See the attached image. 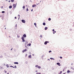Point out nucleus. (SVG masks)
<instances>
[{
  "label": "nucleus",
  "mask_w": 74,
  "mask_h": 74,
  "mask_svg": "<svg viewBox=\"0 0 74 74\" xmlns=\"http://www.w3.org/2000/svg\"><path fill=\"white\" fill-rule=\"evenodd\" d=\"M21 39L22 40V42H25V40H24V37H22L21 38Z\"/></svg>",
  "instance_id": "1"
},
{
  "label": "nucleus",
  "mask_w": 74,
  "mask_h": 74,
  "mask_svg": "<svg viewBox=\"0 0 74 74\" xmlns=\"http://www.w3.org/2000/svg\"><path fill=\"white\" fill-rule=\"evenodd\" d=\"M13 6L14 8H15V7H16V5H15V4H13Z\"/></svg>",
  "instance_id": "2"
},
{
  "label": "nucleus",
  "mask_w": 74,
  "mask_h": 74,
  "mask_svg": "<svg viewBox=\"0 0 74 74\" xmlns=\"http://www.w3.org/2000/svg\"><path fill=\"white\" fill-rule=\"evenodd\" d=\"M48 42L47 41H46L45 42V45H47V43H48Z\"/></svg>",
  "instance_id": "3"
},
{
  "label": "nucleus",
  "mask_w": 74,
  "mask_h": 74,
  "mask_svg": "<svg viewBox=\"0 0 74 74\" xmlns=\"http://www.w3.org/2000/svg\"><path fill=\"white\" fill-rule=\"evenodd\" d=\"M21 21H22V22H23V23H25V21L23 20H21Z\"/></svg>",
  "instance_id": "4"
},
{
  "label": "nucleus",
  "mask_w": 74,
  "mask_h": 74,
  "mask_svg": "<svg viewBox=\"0 0 74 74\" xmlns=\"http://www.w3.org/2000/svg\"><path fill=\"white\" fill-rule=\"evenodd\" d=\"M23 37H25V38L26 37V35L25 34H24L23 35Z\"/></svg>",
  "instance_id": "5"
},
{
  "label": "nucleus",
  "mask_w": 74,
  "mask_h": 74,
  "mask_svg": "<svg viewBox=\"0 0 74 74\" xmlns=\"http://www.w3.org/2000/svg\"><path fill=\"white\" fill-rule=\"evenodd\" d=\"M36 5L34 4L32 5V7H36Z\"/></svg>",
  "instance_id": "6"
},
{
  "label": "nucleus",
  "mask_w": 74,
  "mask_h": 74,
  "mask_svg": "<svg viewBox=\"0 0 74 74\" xmlns=\"http://www.w3.org/2000/svg\"><path fill=\"white\" fill-rule=\"evenodd\" d=\"M57 64L58 65V66H60V63H57Z\"/></svg>",
  "instance_id": "7"
},
{
  "label": "nucleus",
  "mask_w": 74,
  "mask_h": 74,
  "mask_svg": "<svg viewBox=\"0 0 74 74\" xmlns=\"http://www.w3.org/2000/svg\"><path fill=\"white\" fill-rule=\"evenodd\" d=\"M14 64H18V62H14Z\"/></svg>",
  "instance_id": "8"
},
{
  "label": "nucleus",
  "mask_w": 74,
  "mask_h": 74,
  "mask_svg": "<svg viewBox=\"0 0 74 74\" xmlns=\"http://www.w3.org/2000/svg\"><path fill=\"white\" fill-rule=\"evenodd\" d=\"M18 19L20 18V15L19 14L18 15Z\"/></svg>",
  "instance_id": "9"
},
{
  "label": "nucleus",
  "mask_w": 74,
  "mask_h": 74,
  "mask_svg": "<svg viewBox=\"0 0 74 74\" xmlns=\"http://www.w3.org/2000/svg\"><path fill=\"white\" fill-rule=\"evenodd\" d=\"M47 29H48V27H45V30H47Z\"/></svg>",
  "instance_id": "10"
},
{
  "label": "nucleus",
  "mask_w": 74,
  "mask_h": 74,
  "mask_svg": "<svg viewBox=\"0 0 74 74\" xmlns=\"http://www.w3.org/2000/svg\"><path fill=\"white\" fill-rule=\"evenodd\" d=\"M50 59H51V60H55V59H54V58H50Z\"/></svg>",
  "instance_id": "11"
},
{
  "label": "nucleus",
  "mask_w": 74,
  "mask_h": 74,
  "mask_svg": "<svg viewBox=\"0 0 74 74\" xmlns=\"http://www.w3.org/2000/svg\"><path fill=\"white\" fill-rule=\"evenodd\" d=\"M12 6H9V8H12Z\"/></svg>",
  "instance_id": "12"
},
{
  "label": "nucleus",
  "mask_w": 74,
  "mask_h": 74,
  "mask_svg": "<svg viewBox=\"0 0 74 74\" xmlns=\"http://www.w3.org/2000/svg\"><path fill=\"white\" fill-rule=\"evenodd\" d=\"M38 69H41V66H38Z\"/></svg>",
  "instance_id": "13"
},
{
  "label": "nucleus",
  "mask_w": 74,
  "mask_h": 74,
  "mask_svg": "<svg viewBox=\"0 0 74 74\" xmlns=\"http://www.w3.org/2000/svg\"><path fill=\"white\" fill-rule=\"evenodd\" d=\"M6 66L7 67H8V68L9 67V65H8L7 64Z\"/></svg>",
  "instance_id": "14"
},
{
  "label": "nucleus",
  "mask_w": 74,
  "mask_h": 74,
  "mask_svg": "<svg viewBox=\"0 0 74 74\" xmlns=\"http://www.w3.org/2000/svg\"><path fill=\"white\" fill-rule=\"evenodd\" d=\"M62 73V71H60L59 73L60 74H61Z\"/></svg>",
  "instance_id": "15"
},
{
  "label": "nucleus",
  "mask_w": 74,
  "mask_h": 74,
  "mask_svg": "<svg viewBox=\"0 0 74 74\" xmlns=\"http://www.w3.org/2000/svg\"><path fill=\"white\" fill-rule=\"evenodd\" d=\"M43 25L45 26V23H43Z\"/></svg>",
  "instance_id": "16"
},
{
  "label": "nucleus",
  "mask_w": 74,
  "mask_h": 74,
  "mask_svg": "<svg viewBox=\"0 0 74 74\" xmlns=\"http://www.w3.org/2000/svg\"><path fill=\"white\" fill-rule=\"evenodd\" d=\"M29 58H32V56H31V55H29Z\"/></svg>",
  "instance_id": "17"
},
{
  "label": "nucleus",
  "mask_w": 74,
  "mask_h": 74,
  "mask_svg": "<svg viewBox=\"0 0 74 74\" xmlns=\"http://www.w3.org/2000/svg\"><path fill=\"white\" fill-rule=\"evenodd\" d=\"M24 51L25 52H26V51H27V49H24Z\"/></svg>",
  "instance_id": "18"
},
{
  "label": "nucleus",
  "mask_w": 74,
  "mask_h": 74,
  "mask_svg": "<svg viewBox=\"0 0 74 74\" xmlns=\"http://www.w3.org/2000/svg\"><path fill=\"white\" fill-rule=\"evenodd\" d=\"M36 74H41V73H37Z\"/></svg>",
  "instance_id": "19"
},
{
  "label": "nucleus",
  "mask_w": 74,
  "mask_h": 74,
  "mask_svg": "<svg viewBox=\"0 0 74 74\" xmlns=\"http://www.w3.org/2000/svg\"><path fill=\"white\" fill-rule=\"evenodd\" d=\"M51 18H49L48 19V21H51Z\"/></svg>",
  "instance_id": "20"
},
{
  "label": "nucleus",
  "mask_w": 74,
  "mask_h": 74,
  "mask_svg": "<svg viewBox=\"0 0 74 74\" xmlns=\"http://www.w3.org/2000/svg\"><path fill=\"white\" fill-rule=\"evenodd\" d=\"M11 1L12 2H14V0H11Z\"/></svg>",
  "instance_id": "21"
},
{
  "label": "nucleus",
  "mask_w": 74,
  "mask_h": 74,
  "mask_svg": "<svg viewBox=\"0 0 74 74\" xmlns=\"http://www.w3.org/2000/svg\"><path fill=\"white\" fill-rule=\"evenodd\" d=\"M25 8V6H23V8Z\"/></svg>",
  "instance_id": "22"
},
{
  "label": "nucleus",
  "mask_w": 74,
  "mask_h": 74,
  "mask_svg": "<svg viewBox=\"0 0 74 74\" xmlns=\"http://www.w3.org/2000/svg\"><path fill=\"white\" fill-rule=\"evenodd\" d=\"M26 11H29V9H28V8H27Z\"/></svg>",
  "instance_id": "23"
},
{
  "label": "nucleus",
  "mask_w": 74,
  "mask_h": 74,
  "mask_svg": "<svg viewBox=\"0 0 74 74\" xmlns=\"http://www.w3.org/2000/svg\"><path fill=\"white\" fill-rule=\"evenodd\" d=\"M38 66L36 65L35 66V67H38Z\"/></svg>",
  "instance_id": "24"
},
{
  "label": "nucleus",
  "mask_w": 74,
  "mask_h": 74,
  "mask_svg": "<svg viewBox=\"0 0 74 74\" xmlns=\"http://www.w3.org/2000/svg\"><path fill=\"white\" fill-rule=\"evenodd\" d=\"M67 73H70V71H69V70H68L67 71Z\"/></svg>",
  "instance_id": "25"
},
{
  "label": "nucleus",
  "mask_w": 74,
  "mask_h": 74,
  "mask_svg": "<svg viewBox=\"0 0 74 74\" xmlns=\"http://www.w3.org/2000/svg\"><path fill=\"white\" fill-rule=\"evenodd\" d=\"M28 45L29 46H30V45H31V44H30H30H28Z\"/></svg>",
  "instance_id": "26"
},
{
  "label": "nucleus",
  "mask_w": 74,
  "mask_h": 74,
  "mask_svg": "<svg viewBox=\"0 0 74 74\" xmlns=\"http://www.w3.org/2000/svg\"><path fill=\"white\" fill-rule=\"evenodd\" d=\"M14 68L15 69H16V65L15 66Z\"/></svg>",
  "instance_id": "27"
},
{
  "label": "nucleus",
  "mask_w": 74,
  "mask_h": 74,
  "mask_svg": "<svg viewBox=\"0 0 74 74\" xmlns=\"http://www.w3.org/2000/svg\"><path fill=\"white\" fill-rule=\"evenodd\" d=\"M2 13H4L5 12V11H3L2 12Z\"/></svg>",
  "instance_id": "28"
},
{
  "label": "nucleus",
  "mask_w": 74,
  "mask_h": 74,
  "mask_svg": "<svg viewBox=\"0 0 74 74\" xmlns=\"http://www.w3.org/2000/svg\"><path fill=\"white\" fill-rule=\"evenodd\" d=\"M34 25H35V26H36V23H34Z\"/></svg>",
  "instance_id": "29"
},
{
  "label": "nucleus",
  "mask_w": 74,
  "mask_h": 74,
  "mask_svg": "<svg viewBox=\"0 0 74 74\" xmlns=\"http://www.w3.org/2000/svg\"><path fill=\"white\" fill-rule=\"evenodd\" d=\"M10 67H13V68H14V66H10Z\"/></svg>",
  "instance_id": "30"
},
{
  "label": "nucleus",
  "mask_w": 74,
  "mask_h": 74,
  "mask_svg": "<svg viewBox=\"0 0 74 74\" xmlns=\"http://www.w3.org/2000/svg\"><path fill=\"white\" fill-rule=\"evenodd\" d=\"M22 52H23V53H24V52H25V51L24 50H23V51Z\"/></svg>",
  "instance_id": "31"
},
{
  "label": "nucleus",
  "mask_w": 74,
  "mask_h": 74,
  "mask_svg": "<svg viewBox=\"0 0 74 74\" xmlns=\"http://www.w3.org/2000/svg\"><path fill=\"white\" fill-rule=\"evenodd\" d=\"M52 52L51 51H49V53H50V52Z\"/></svg>",
  "instance_id": "32"
},
{
  "label": "nucleus",
  "mask_w": 74,
  "mask_h": 74,
  "mask_svg": "<svg viewBox=\"0 0 74 74\" xmlns=\"http://www.w3.org/2000/svg\"><path fill=\"white\" fill-rule=\"evenodd\" d=\"M17 37L18 38H19V37H20V36H17Z\"/></svg>",
  "instance_id": "33"
},
{
  "label": "nucleus",
  "mask_w": 74,
  "mask_h": 74,
  "mask_svg": "<svg viewBox=\"0 0 74 74\" xmlns=\"http://www.w3.org/2000/svg\"><path fill=\"white\" fill-rule=\"evenodd\" d=\"M27 56V54H26L25 55V56H26H26Z\"/></svg>",
  "instance_id": "34"
},
{
  "label": "nucleus",
  "mask_w": 74,
  "mask_h": 74,
  "mask_svg": "<svg viewBox=\"0 0 74 74\" xmlns=\"http://www.w3.org/2000/svg\"><path fill=\"white\" fill-rule=\"evenodd\" d=\"M60 59H62V57H60Z\"/></svg>",
  "instance_id": "35"
},
{
  "label": "nucleus",
  "mask_w": 74,
  "mask_h": 74,
  "mask_svg": "<svg viewBox=\"0 0 74 74\" xmlns=\"http://www.w3.org/2000/svg\"><path fill=\"white\" fill-rule=\"evenodd\" d=\"M1 8H3V6H1Z\"/></svg>",
  "instance_id": "36"
},
{
  "label": "nucleus",
  "mask_w": 74,
  "mask_h": 74,
  "mask_svg": "<svg viewBox=\"0 0 74 74\" xmlns=\"http://www.w3.org/2000/svg\"><path fill=\"white\" fill-rule=\"evenodd\" d=\"M52 31H53V32H54V29H53Z\"/></svg>",
  "instance_id": "37"
},
{
  "label": "nucleus",
  "mask_w": 74,
  "mask_h": 74,
  "mask_svg": "<svg viewBox=\"0 0 74 74\" xmlns=\"http://www.w3.org/2000/svg\"><path fill=\"white\" fill-rule=\"evenodd\" d=\"M55 31H53V34H55Z\"/></svg>",
  "instance_id": "38"
},
{
  "label": "nucleus",
  "mask_w": 74,
  "mask_h": 74,
  "mask_svg": "<svg viewBox=\"0 0 74 74\" xmlns=\"http://www.w3.org/2000/svg\"><path fill=\"white\" fill-rule=\"evenodd\" d=\"M15 19H16V17H15Z\"/></svg>",
  "instance_id": "39"
},
{
  "label": "nucleus",
  "mask_w": 74,
  "mask_h": 74,
  "mask_svg": "<svg viewBox=\"0 0 74 74\" xmlns=\"http://www.w3.org/2000/svg\"><path fill=\"white\" fill-rule=\"evenodd\" d=\"M31 11H33V9H32V10H31Z\"/></svg>",
  "instance_id": "40"
},
{
  "label": "nucleus",
  "mask_w": 74,
  "mask_h": 74,
  "mask_svg": "<svg viewBox=\"0 0 74 74\" xmlns=\"http://www.w3.org/2000/svg\"><path fill=\"white\" fill-rule=\"evenodd\" d=\"M12 49H11V51H12Z\"/></svg>",
  "instance_id": "41"
},
{
  "label": "nucleus",
  "mask_w": 74,
  "mask_h": 74,
  "mask_svg": "<svg viewBox=\"0 0 74 74\" xmlns=\"http://www.w3.org/2000/svg\"><path fill=\"white\" fill-rule=\"evenodd\" d=\"M5 73H7V71H5Z\"/></svg>",
  "instance_id": "42"
},
{
  "label": "nucleus",
  "mask_w": 74,
  "mask_h": 74,
  "mask_svg": "<svg viewBox=\"0 0 74 74\" xmlns=\"http://www.w3.org/2000/svg\"><path fill=\"white\" fill-rule=\"evenodd\" d=\"M8 2H10V1H9Z\"/></svg>",
  "instance_id": "43"
},
{
  "label": "nucleus",
  "mask_w": 74,
  "mask_h": 74,
  "mask_svg": "<svg viewBox=\"0 0 74 74\" xmlns=\"http://www.w3.org/2000/svg\"><path fill=\"white\" fill-rule=\"evenodd\" d=\"M7 74H9V73H8Z\"/></svg>",
  "instance_id": "44"
},
{
  "label": "nucleus",
  "mask_w": 74,
  "mask_h": 74,
  "mask_svg": "<svg viewBox=\"0 0 74 74\" xmlns=\"http://www.w3.org/2000/svg\"><path fill=\"white\" fill-rule=\"evenodd\" d=\"M54 33H56V31H54Z\"/></svg>",
  "instance_id": "45"
},
{
  "label": "nucleus",
  "mask_w": 74,
  "mask_h": 74,
  "mask_svg": "<svg viewBox=\"0 0 74 74\" xmlns=\"http://www.w3.org/2000/svg\"><path fill=\"white\" fill-rule=\"evenodd\" d=\"M36 72H37V71H36Z\"/></svg>",
  "instance_id": "46"
},
{
  "label": "nucleus",
  "mask_w": 74,
  "mask_h": 74,
  "mask_svg": "<svg viewBox=\"0 0 74 74\" xmlns=\"http://www.w3.org/2000/svg\"><path fill=\"white\" fill-rule=\"evenodd\" d=\"M63 71H64V70H63Z\"/></svg>",
  "instance_id": "47"
},
{
  "label": "nucleus",
  "mask_w": 74,
  "mask_h": 74,
  "mask_svg": "<svg viewBox=\"0 0 74 74\" xmlns=\"http://www.w3.org/2000/svg\"><path fill=\"white\" fill-rule=\"evenodd\" d=\"M26 7H27V5H26Z\"/></svg>",
  "instance_id": "48"
},
{
  "label": "nucleus",
  "mask_w": 74,
  "mask_h": 74,
  "mask_svg": "<svg viewBox=\"0 0 74 74\" xmlns=\"http://www.w3.org/2000/svg\"><path fill=\"white\" fill-rule=\"evenodd\" d=\"M5 29H6V28H5Z\"/></svg>",
  "instance_id": "49"
},
{
  "label": "nucleus",
  "mask_w": 74,
  "mask_h": 74,
  "mask_svg": "<svg viewBox=\"0 0 74 74\" xmlns=\"http://www.w3.org/2000/svg\"><path fill=\"white\" fill-rule=\"evenodd\" d=\"M63 74H65V73H63Z\"/></svg>",
  "instance_id": "50"
}]
</instances>
